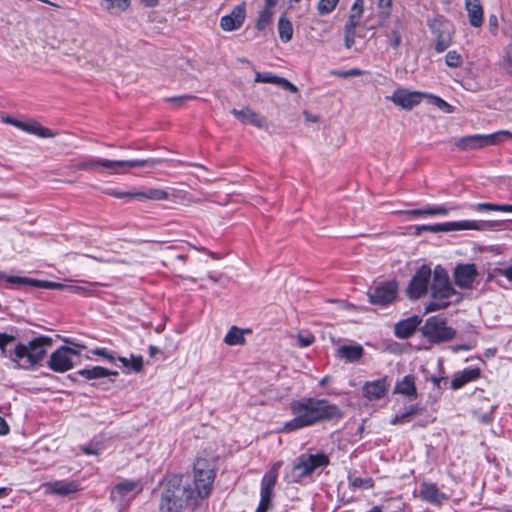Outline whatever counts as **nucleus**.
<instances>
[{"label":"nucleus","mask_w":512,"mask_h":512,"mask_svg":"<svg viewBox=\"0 0 512 512\" xmlns=\"http://www.w3.org/2000/svg\"><path fill=\"white\" fill-rule=\"evenodd\" d=\"M193 470V480L184 475L167 479L159 502L160 512H183L188 506H198L200 500L210 495L215 479L213 464L198 457Z\"/></svg>","instance_id":"obj_1"},{"label":"nucleus","mask_w":512,"mask_h":512,"mask_svg":"<svg viewBox=\"0 0 512 512\" xmlns=\"http://www.w3.org/2000/svg\"><path fill=\"white\" fill-rule=\"evenodd\" d=\"M290 409L294 418L284 424L286 432L296 431L315 424L342 418L340 407L326 398L304 397L293 400Z\"/></svg>","instance_id":"obj_2"},{"label":"nucleus","mask_w":512,"mask_h":512,"mask_svg":"<svg viewBox=\"0 0 512 512\" xmlns=\"http://www.w3.org/2000/svg\"><path fill=\"white\" fill-rule=\"evenodd\" d=\"M430 293L431 301L425 306L426 313L445 309L462 299L461 294L452 287L447 271L440 265L434 268Z\"/></svg>","instance_id":"obj_3"},{"label":"nucleus","mask_w":512,"mask_h":512,"mask_svg":"<svg viewBox=\"0 0 512 512\" xmlns=\"http://www.w3.org/2000/svg\"><path fill=\"white\" fill-rule=\"evenodd\" d=\"M53 345V339L49 336L33 338L27 345L19 343L11 351L9 359L17 363L18 367L25 369L39 365L45 355L46 348Z\"/></svg>","instance_id":"obj_4"},{"label":"nucleus","mask_w":512,"mask_h":512,"mask_svg":"<svg viewBox=\"0 0 512 512\" xmlns=\"http://www.w3.org/2000/svg\"><path fill=\"white\" fill-rule=\"evenodd\" d=\"M159 163L157 159L141 160H108V159H89L80 161L74 165L77 170H90L94 168H104L111 173H117L123 167H155Z\"/></svg>","instance_id":"obj_5"},{"label":"nucleus","mask_w":512,"mask_h":512,"mask_svg":"<svg viewBox=\"0 0 512 512\" xmlns=\"http://www.w3.org/2000/svg\"><path fill=\"white\" fill-rule=\"evenodd\" d=\"M512 138V133L500 130L491 134H474L455 139L454 145L460 150H474L496 145Z\"/></svg>","instance_id":"obj_6"},{"label":"nucleus","mask_w":512,"mask_h":512,"mask_svg":"<svg viewBox=\"0 0 512 512\" xmlns=\"http://www.w3.org/2000/svg\"><path fill=\"white\" fill-rule=\"evenodd\" d=\"M421 332L432 344L448 342L456 335L455 329L447 326L446 320L440 316L427 318L421 327Z\"/></svg>","instance_id":"obj_7"},{"label":"nucleus","mask_w":512,"mask_h":512,"mask_svg":"<svg viewBox=\"0 0 512 512\" xmlns=\"http://www.w3.org/2000/svg\"><path fill=\"white\" fill-rule=\"evenodd\" d=\"M329 464V457L324 453L301 455L296 459L292 468L291 482L300 483L301 480L311 475L317 468Z\"/></svg>","instance_id":"obj_8"},{"label":"nucleus","mask_w":512,"mask_h":512,"mask_svg":"<svg viewBox=\"0 0 512 512\" xmlns=\"http://www.w3.org/2000/svg\"><path fill=\"white\" fill-rule=\"evenodd\" d=\"M427 25L436 38L435 51L437 53L445 51L452 43L453 24L443 15H436L428 20Z\"/></svg>","instance_id":"obj_9"},{"label":"nucleus","mask_w":512,"mask_h":512,"mask_svg":"<svg viewBox=\"0 0 512 512\" xmlns=\"http://www.w3.org/2000/svg\"><path fill=\"white\" fill-rule=\"evenodd\" d=\"M66 342L73 344L75 347L61 346L55 350L47 362V366L54 372L64 373L73 368V357H79L81 352L77 348H84V346L75 344L69 340Z\"/></svg>","instance_id":"obj_10"},{"label":"nucleus","mask_w":512,"mask_h":512,"mask_svg":"<svg viewBox=\"0 0 512 512\" xmlns=\"http://www.w3.org/2000/svg\"><path fill=\"white\" fill-rule=\"evenodd\" d=\"M432 276L431 268L428 265L423 264L419 267L406 288L407 297L416 300L424 296L428 291Z\"/></svg>","instance_id":"obj_11"},{"label":"nucleus","mask_w":512,"mask_h":512,"mask_svg":"<svg viewBox=\"0 0 512 512\" xmlns=\"http://www.w3.org/2000/svg\"><path fill=\"white\" fill-rule=\"evenodd\" d=\"M143 488L144 485L141 480L122 479L111 490L110 498L113 502L122 505L139 495Z\"/></svg>","instance_id":"obj_12"},{"label":"nucleus","mask_w":512,"mask_h":512,"mask_svg":"<svg viewBox=\"0 0 512 512\" xmlns=\"http://www.w3.org/2000/svg\"><path fill=\"white\" fill-rule=\"evenodd\" d=\"M398 285L396 281H387L376 286L370 293L372 304L386 306L393 302L397 296Z\"/></svg>","instance_id":"obj_13"},{"label":"nucleus","mask_w":512,"mask_h":512,"mask_svg":"<svg viewBox=\"0 0 512 512\" xmlns=\"http://www.w3.org/2000/svg\"><path fill=\"white\" fill-rule=\"evenodd\" d=\"M422 97L423 94L420 92L398 88L391 96H387L386 98L402 109L411 110L421 102Z\"/></svg>","instance_id":"obj_14"},{"label":"nucleus","mask_w":512,"mask_h":512,"mask_svg":"<svg viewBox=\"0 0 512 512\" xmlns=\"http://www.w3.org/2000/svg\"><path fill=\"white\" fill-rule=\"evenodd\" d=\"M478 275L476 265L458 264L454 269L455 284L462 289H470Z\"/></svg>","instance_id":"obj_15"},{"label":"nucleus","mask_w":512,"mask_h":512,"mask_svg":"<svg viewBox=\"0 0 512 512\" xmlns=\"http://www.w3.org/2000/svg\"><path fill=\"white\" fill-rule=\"evenodd\" d=\"M419 496L423 501L437 507L442 506L449 499V496L441 492L435 483L427 481L421 482Z\"/></svg>","instance_id":"obj_16"},{"label":"nucleus","mask_w":512,"mask_h":512,"mask_svg":"<svg viewBox=\"0 0 512 512\" xmlns=\"http://www.w3.org/2000/svg\"><path fill=\"white\" fill-rule=\"evenodd\" d=\"M246 17V7L245 4H239L235 6L232 11L221 17L220 19V27L224 31H234L239 29L245 20Z\"/></svg>","instance_id":"obj_17"},{"label":"nucleus","mask_w":512,"mask_h":512,"mask_svg":"<svg viewBox=\"0 0 512 512\" xmlns=\"http://www.w3.org/2000/svg\"><path fill=\"white\" fill-rule=\"evenodd\" d=\"M44 488L49 494L67 496L79 490V483L74 480H56L45 483Z\"/></svg>","instance_id":"obj_18"},{"label":"nucleus","mask_w":512,"mask_h":512,"mask_svg":"<svg viewBox=\"0 0 512 512\" xmlns=\"http://www.w3.org/2000/svg\"><path fill=\"white\" fill-rule=\"evenodd\" d=\"M8 283L15 284V285H29L36 288L41 289H51V290H63L67 289L68 285L54 282V281H47V280H38V279H32L28 277H10L8 278Z\"/></svg>","instance_id":"obj_19"},{"label":"nucleus","mask_w":512,"mask_h":512,"mask_svg":"<svg viewBox=\"0 0 512 512\" xmlns=\"http://www.w3.org/2000/svg\"><path fill=\"white\" fill-rule=\"evenodd\" d=\"M420 323L421 318L417 315H413L397 322L394 327V333L396 337L400 339H407L415 333Z\"/></svg>","instance_id":"obj_20"},{"label":"nucleus","mask_w":512,"mask_h":512,"mask_svg":"<svg viewBox=\"0 0 512 512\" xmlns=\"http://www.w3.org/2000/svg\"><path fill=\"white\" fill-rule=\"evenodd\" d=\"M362 391L363 395L369 400H376L384 397L387 392L386 378L367 381L363 385Z\"/></svg>","instance_id":"obj_21"},{"label":"nucleus","mask_w":512,"mask_h":512,"mask_svg":"<svg viewBox=\"0 0 512 512\" xmlns=\"http://www.w3.org/2000/svg\"><path fill=\"white\" fill-rule=\"evenodd\" d=\"M231 113L244 124H251L258 128H262L266 124L265 118L249 107L241 110L234 108L231 110Z\"/></svg>","instance_id":"obj_22"},{"label":"nucleus","mask_w":512,"mask_h":512,"mask_svg":"<svg viewBox=\"0 0 512 512\" xmlns=\"http://www.w3.org/2000/svg\"><path fill=\"white\" fill-rule=\"evenodd\" d=\"M481 375L479 368H465L460 372L454 374L451 381V388L458 390L465 386L467 383L477 380Z\"/></svg>","instance_id":"obj_23"},{"label":"nucleus","mask_w":512,"mask_h":512,"mask_svg":"<svg viewBox=\"0 0 512 512\" xmlns=\"http://www.w3.org/2000/svg\"><path fill=\"white\" fill-rule=\"evenodd\" d=\"M465 9L470 25L474 28L481 27L483 24V7L481 1L465 0Z\"/></svg>","instance_id":"obj_24"},{"label":"nucleus","mask_w":512,"mask_h":512,"mask_svg":"<svg viewBox=\"0 0 512 512\" xmlns=\"http://www.w3.org/2000/svg\"><path fill=\"white\" fill-rule=\"evenodd\" d=\"M394 393L404 395L410 400L416 399L418 394L415 385V377L411 374L405 375L396 383Z\"/></svg>","instance_id":"obj_25"},{"label":"nucleus","mask_w":512,"mask_h":512,"mask_svg":"<svg viewBox=\"0 0 512 512\" xmlns=\"http://www.w3.org/2000/svg\"><path fill=\"white\" fill-rule=\"evenodd\" d=\"M364 349L360 344L342 345L337 349L336 356L346 362H357L362 358Z\"/></svg>","instance_id":"obj_26"},{"label":"nucleus","mask_w":512,"mask_h":512,"mask_svg":"<svg viewBox=\"0 0 512 512\" xmlns=\"http://www.w3.org/2000/svg\"><path fill=\"white\" fill-rule=\"evenodd\" d=\"M16 127L30 134L37 135L41 138H51L55 136L50 129L41 126L36 121H21L20 124H16Z\"/></svg>","instance_id":"obj_27"},{"label":"nucleus","mask_w":512,"mask_h":512,"mask_svg":"<svg viewBox=\"0 0 512 512\" xmlns=\"http://www.w3.org/2000/svg\"><path fill=\"white\" fill-rule=\"evenodd\" d=\"M77 375L84 377L87 380L100 379L109 376H118L117 371L108 370L102 366H93L91 368H84L76 372Z\"/></svg>","instance_id":"obj_28"},{"label":"nucleus","mask_w":512,"mask_h":512,"mask_svg":"<svg viewBox=\"0 0 512 512\" xmlns=\"http://www.w3.org/2000/svg\"><path fill=\"white\" fill-rule=\"evenodd\" d=\"M454 209H456V207L447 208L442 205H435V206L427 205L420 209L409 210V211H407V214L410 216H413V217H420V216H424V215H428V216L444 215L445 216L448 214L449 210H454Z\"/></svg>","instance_id":"obj_29"},{"label":"nucleus","mask_w":512,"mask_h":512,"mask_svg":"<svg viewBox=\"0 0 512 512\" xmlns=\"http://www.w3.org/2000/svg\"><path fill=\"white\" fill-rule=\"evenodd\" d=\"M423 410L419 404H412L404 409L403 412L396 414L395 417L391 420V424H402L406 421H409L411 417L419 414Z\"/></svg>","instance_id":"obj_30"},{"label":"nucleus","mask_w":512,"mask_h":512,"mask_svg":"<svg viewBox=\"0 0 512 512\" xmlns=\"http://www.w3.org/2000/svg\"><path fill=\"white\" fill-rule=\"evenodd\" d=\"M168 197H169L168 192H166L165 190H162V189H157V188H150L145 191H136V199L137 200L150 199V200L161 201V200H167Z\"/></svg>","instance_id":"obj_31"},{"label":"nucleus","mask_w":512,"mask_h":512,"mask_svg":"<svg viewBox=\"0 0 512 512\" xmlns=\"http://www.w3.org/2000/svg\"><path fill=\"white\" fill-rule=\"evenodd\" d=\"M278 33L281 41L284 43H287L292 39L293 26L284 15H282L278 20Z\"/></svg>","instance_id":"obj_32"},{"label":"nucleus","mask_w":512,"mask_h":512,"mask_svg":"<svg viewBox=\"0 0 512 512\" xmlns=\"http://www.w3.org/2000/svg\"><path fill=\"white\" fill-rule=\"evenodd\" d=\"M224 342L229 346L242 345L245 343L244 330L232 326L224 337Z\"/></svg>","instance_id":"obj_33"},{"label":"nucleus","mask_w":512,"mask_h":512,"mask_svg":"<svg viewBox=\"0 0 512 512\" xmlns=\"http://www.w3.org/2000/svg\"><path fill=\"white\" fill-rule=\"evenodd\" d=\"M105 2V8L112 14H120L126 11L131 4V0H103Z\"/></svg>","instance_id":"obj_34"},{"label":"nucleus","mask_w":512,"mask_h":512,"mask_svg":"<svg viewBox=\"0 0 512 512\" xmlns=\"http://www.w3.org/2000/svg\"><path fill=\"white\" fill-rule=\"evenodd\" d=\"M273 6H267L265 4V7L262 11L259 13V17L256 23V28L259 31L265 30L272 22L273 18Z\"/></svg>","instance_id":"obj_35"},{"label":"nucleus","mask_w":512,"mask_h":512,"mask_svg":"<svg viewBox=\"0 0 512 512\" xmlns=\"http://www.w3.org/2000/svg\"><path fill=\"white\" fill-rule=\"evenodd\" d=\"M472 207L477 211L512 212V204L477 203Z\"/></svg>","instance_id":"obj_36"},{"label":"nucleus","mask_w":512,"mask_h":512,"mask_svg":"<svg viewBox=\"0 0 512 512\" xmlns=\"http://www.w3.org/2000/svg\"><path fill=\"white\" fill-rule=\"evenodd\" d=\"M363 7L364 0H355L351 7L350 15L346 23L359 25L363 14Z\"/></svg>","instance_id":"obj_37"},{"label":"nucleus","mask_w":512,"mask_h":512,"mask_svg":"<svg viewBox=\"0 0 512 512\" xmlns=\"http://www.w3.org/2000/svg\"><path fill=\"white\" fill-rule=\"evenodd\" d=\"M357 26L358 25H356V24H350V23L345 24L344 41H345V47L347 49H350L355 43L356 27Z\"/></svg>","instance_id":"obj_38"},{"label":"nucleus","mask_w":512,"mask_h":512,"mask_svg":"<svg viewBox=\"0 0 512 512\" xmlns=\"http://www.w3.org/2000/svg\"><path fill=\"white\" fill-rule=\"evenodd\" d=\"M339 0H319L317 4L318 14L321 16L328 15L334 11Z\"/></svg>","instance_id":"obj_39"},{"label":"nucleus","mask_w":512,"mask_h":512,"mask_svg":"<svg viewBox=\"0 0 512 512\" xmlns=\"http://www.w3.org/2000/svg\"><path fill=\"white\" fill-rule=\"evenodd\" d=\"M275 485L276 482L273 481L272 477L270 479L262 478L260 497L272 498Z\"/></svg>","instance_id":"obj_40"},{"label":"nucleus","mask_w":512,"mask_h":512,"mask_svg":"<svg viewBox=\"0 0 512 512\" xmlns=\"http://www.w3.org/2000/svg\"><path fill=\"white\" fill-rule=\"evenodd\" d=\"M500 66L508 75L512 76V43L507 46Z\"/></svg>","instance_id":"obj_41"},{"label":"nucleus","mask_w":512,"mask_h":512,"mask_svg":"<svg viewBox=\"0 0 512 512\" xmlns=\"http://www.w3.org/2000/svg\"><path fill=\"white\" fill-rule=\"evenodd\" d=\"M280 76L274 75L270 72L260 73L256 72L254 81L256 83H270L278 86Z\"/></svg>","instance_id":"obj_42"},{"label":"nucleus","mask_w":512,"mask_h":512,"mask_svg":"<svg viewBox=\"0 0 512 512\" xmlns=\"http://www.w3.org/2000/svg\"><path fill=\"white\" fill-rule=\"evenodd\" d=\"M402 36H401V24L399 21L396 22L395 27L391 31L389 44L394 49H398L401 45Z\"/></svg>","instance_id":"obj_43"},{"label":"nucleus","mask_w":512,"mask_h":512,"mask_svg":"<svg viewBox=\"0 0 512 512\" xmlns=\"http://www.w3.org/2000/svg\"><path fill=\"white\" fill-rule=\"evenodd\" d=\"M351 486L354 489H371L374 487V480L370 477H355L351 479Z\"/></svg>","instance_id":"obj_44"},{"label":"nucleus","mask_w":512,"mask_h":512,"mask_svg":"<svg viewBox=\"0 0 512 512\" xmlns=\"http://www.w3.org/2000/svg\"><path fill=\"white\" fill-rule=\"evenodd\" d=\"M445 63L449 67H459L462 64V56L455 50L448 51L445 56Z\"/></svg>","instance_id":"obj_45"},{"label":"nucleus","mask_w":512,"mask_h":512,"mask_svg":"<svg viewBox=\"0 0 512 512\" xmlns=\"http://www.w3.org/2000/svg\"><path fill=\"white\" fill-rule=\"evenodd\" d=\"M15 341V336L9 335L7 333H0V351L1 356L8 357L11 352H7V346Z\"/></svg>","instance_id":"obj_46"},{"label":"nucleus","mask_w":512,"mask_h":512,"mask_svg":"<svg viewBox=\"0 0 512 512\" xmlns=\"http://www.w3.org/2000/svg\"><path fill=\"white\" fill-rule=\"evenodd\" d=\"M431 103L445 113H452L454 111L453 106L440 97L431 96Z\"/></svg>","instance_id":"obj_47"},{"label":"nucleus","mask_w":512,"mask_h":512,"mask_svg":"<svg viewBox=\"0 0 512 512\" xmlns=\"http://www.w3.org/2000/svg\"><path fill=\"white\" fill-rule=\"evenodd\" d=\"M482 231H499L502 229L504 222L495 220V221H482Z\"/></svg>","instance_id":"obj_48"},{"label":"nucleus","mask_w":512,"mask_h":512,"mask_svg":"<svg viewBox=\"0 0 512 512\" xmlns=\"http://www.w3.org/2000/svg\"><path fill=\"white\" fill-rule=\"evenodd\" d=\"M482 220H462L461 230H478L482 231Z\"/></svg>","instance_id":"obj_49"},{"label":"nucleus","mask_w":512,"mask_h":512,"mask_svg":"<svg viewBox=\"0 0 512 512\" xmlns=\"http://www.w3.org/2000/svg\"><path fill=\"white\" fill-rule=\"evenodd\" d=\"M92 353L94 355L103 357L104 359L108 360L111 363H114L116 360L113 353L110 352L107 348H96V349L92 350Z\"/></svg>","instance_id":"obj_50"},{"label":"nucleus","mask_w":512,"mask_h":512,"mask_svg":"<svg viewBox=\"0 0 512 512\" xmlns=\"http://www.w3.org/2000/svg\"><path fill=\"white\" fill-rule=\"evenodd\" d=\"M196 97L190 94H184L180 96H174L167 98V101L175 103L177 106H182L187 100L195 99Z\"/></svg>","instance_id":"obj_51"},{"label":"nucleus","mask_w":512,"mask_h":512,"mask_svg":"<svg viewBox=\"0 0 512 512\" xmlns=\"http://www.w3.org/2000/svg\"><path fill=\"white\" fill-rule=\"evenodd\" d=\"M314 341H315V337L312 334H306V335L299 334L298 335V343H299V346L302 348L312 345L314 343Z\"/></svg>","instance_id":"obj_52"},{"label":"nucleus","mask_w":512,"mask_h":512,"mask_svg":"<svg viewBox=\"0 0 512 512\" xmlns=\"http://www.w3.org/2000/svg\"><path fill=\"white\" fill-rule=\"evenodd\" d=\"M130 365L133 371L140 372L143 369V357L131 355Z\"/></svg>","instance_id":"obj_53"},{"label":"nucleus","mask_w":512,"mask_h":512,"mask_svg":"<svg viewBox=\"0 0 512 512\" xmlns=\"http://www.w3.org/2000/svg\"><path fill=\"white\" fill-rule=\"evenodd\" d=\"M442 232L461 230V221L441 223Z\"/></svg>","instance_id":"obj_54"},{"label":"nucleus","mask_w":512,"mask_h":512,"mask_svg":"<svg viewBox=\"0 0 512 512\" xmlns=\"http://www.w3.org/2000/svg\"><path fill=\"white\" fill-rule=\"evenodd\" d=\"M282 465V462L281 461H278L276 463H274V465L272 466V468L269 470L268 473H266L264 475L263 478H266V479H270V477L273 478V481L277 482V477H278V471L280 469Z\"/></svg>","instance_id":"obj_55"},{"label":"nucleus","mask_w":512,"mask_h":512,"mask_svg":"<svg viewBox=\"0 0 512 512\" xmlns=\"http://www.w3.org/2000/svg\"><path fill=\"white\" fill-rule=\"evenodd\" d=\"M278 86L285 90L290 91L291 93L298 92V88L294 84H292L290 81H288L287 79H285L283 77H280Z\"/></svg>","instance_id":"obj_56"},{"label":"nucleus","mask_w":512,"mask_h":512,"mask_svg":"<svg viewBox=\"0 0 512 512\" xmlns=\"http://www.w3.org/2000/svg\"><path fill=\"white\" fill-rule=\"evenodd\" d=\"M498 25V17L495 14H491L488 18V27L493 35L497 34Z\"/></svg>","instance_id":"obj_57"},{"label":"nucleus","mask_w":512,"mask_h":512,"mask_svg":"<svg viewBox=\"0 0 512 512\" xmlns=\"http://www.w3.org/2000/svg\"><path fill=\"white\" fill-rule=\"evenodd\" d=\"M115 198L133 200L136 199V191H121L118 189Z\"/></svg>","instance_id":"obj_58"},{"label":"nucleus","mask_w":512,"mask_h":512,"mask_svg":"<svg viewBox=\"0 0 512 512\" xmlns=\"http://www.w3.org/2000/svg\"><path fill=\"white\" fill-rule=\"evenodd\" d=\"M362 74H363L362 70L357 69V68H353V69L346 70V71H339L336 73V75H338L340 77H353V76H360Z\"/></svg>","instance_id":"obj_59"},{"label":"nucleus","mask_w":512,"mask_h":512,"mask_svg":"<svg viewBox=\"0 0 512 512\" xmlns=\"http://www.w3.org/2000/svg\"><path fill=\"white\" fill-rule=\"evenodd\" d=\"M67 290L76 294H86L88 289L79 285H68Z\"/></svg>","instance_id":"obj_60"},{"label":"nucleus","mask_w":512,"mask_h":512,"mask_svg":"<svg viewBox=\"0 0 512 512\" xmlns=\"http://www.w3.org/2000/svg\"><path fill=\"white\" fill-rule=\"evenodd\" d=\"M9 425L4 418L0 416V435H6L9 433Z\"/></svg>","instance_id":"obj_61"},{"label":"nucleus","mask_w":512,"mask_h":512,"mask_svg":"<svg viewBox=\"0 0 512 512\" xmlns=\"http://www.w3.org/2000/svg\"><path fill=\"white\" fill-rule=\"evenodd\" d=\"M147 8H154L159 5V0H139Z\"/></svg>","instance_id":"obj_62"},{"label":"nucleus","mask_w":512,"mask_h":512,"mask_svg":"<svg viewBox=\"0 0 512 512\" xmlns=\"http://www.w3.org/2000/svg\"><path fill=\"white\" fill-rule=\"evenodd\" d=\"M431 382H433V384L437 387V388H441V383L442 382H446V379L443 378V377H437V376H432L430 378Z\"/></svg>","instance_id":"obj_63"},{"label":"nucleus","mask_w":512,"mask_h":512,"mask_svg":"<svg viewBox=\"0 0 512 512\" xmlns=\"http://www.w3.org/2000/svg\"><path fill=\"white\" fill-rule=\"evenodd\" d=\"M501 274L512 281V265L501 271Z\"/></svg>","instance_id":"obj_64"}]
</instances>
